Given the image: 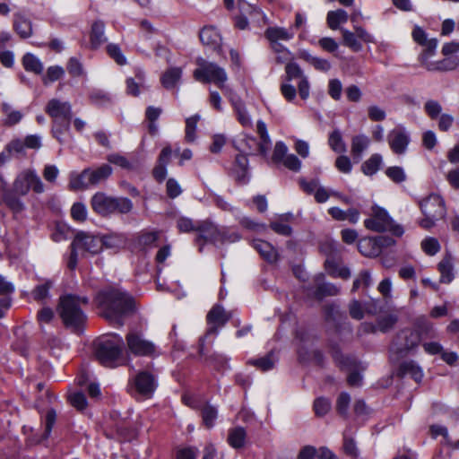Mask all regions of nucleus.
I'll list each match as a JSON object with an SVG mask.
<instances>
[{
    "mask_svg": "<svg viewBox=\"0 0 459 459\" xmlns=\"http://www.w3.org/2000/svg\"><path fill=\"white\" fill-rule=\"evenodd\" d=\"M96 302L100 308L101 316L111 323L122 325V318L134 311V300L126 292L112 289L100 292Z\"/></svg>",
    "mask_w": 459,
    "mask_h": 459,
    "instance_id": "1",
    "label": "nucleus"
},
{
    "mask_svg": "<svg viewBox=\"0 0 459 459\" xmlns=\"http://www.w3.org/2000/svg\"><path fill=\"white\" fill-rule=\"evenodd\" d=\"M411 36L413 40L423 48L422 52L419 56V61L428 71L446 72L456 67V63L451 58H444L438 61L430 60L436 54L437 40L434 38L429 39L427 33L420 27L415 26Z\"/></svg>",
    "mask_w": 459,
    "mask_h": 459,
    "instance_id": "2",
    "label": "nucleus"
},
{
    "mask_svg": "<svg viewBox=\"0 0 459 459\" xmlns=\"http://www.w3.org/2000/svg\"><path fill=\"white\" fill-rule=\"evenodd\" d=\"M411 36L413 40L423 48L422 52L419 56V61L428 71L446 72L456 67V63L451 58H444L438 61L430 60L436 54L437 40L434 38L429 39L427 33L420 27L415 26Z\"/></svg>",
    "mask_w": 459,
    "mask_h": 459,
    "instance_id": "3",
    "label": "nucleus"
},
{
    "mask_svg": "<svg viewBox=\"0 0 459 459\" xmlns=\"http://www.w3.org/2000/svg\"><path fill=\"white\" fill-rule=\"evenodd\" d=\"M87 297H79L74 294L62 296L59 299L57 312L65 326L79 330L86 322L83 306L87 305Z\"/></svg>",
    "mask_w": 459,
    "mask_h": 459,
    "instance_id": "4",
    "label": "nucleus"
},
{
    "mask_svg": "<svg viewBox=\"0 0 459 459\" xmlns=\"http://www.w3.org/2000/svg\"><path fill=\"white\" fill-rule=\"evenodd\" d=\"M124 341L118 334L100 340L95 345L98 360L105 367L116 368L122 363Z\"/></svg>",
    "mask_w": 459,
    "mask_h": 459,
    "instance_id": "5",
    "label": "nucleus"
},
{
    "mask_svg": "<svg viewBox=\"0 0 459 459\" xmlns=\"http://www.w3.org/2000/svg\"><path fill=\"white\" fill-rule=\"evenodd\" d=\"M198 67L194 71V78L204 83L212 82L218 86L225 96L229 95L232 91L225 85L228 75L224 68L217 64L208 62L203 58L196 61Z\"/></svg>",
    "mask_w": 459,
    "mask_h": 459,
    "instance_id": "6",
    "label": "nucleus"
},
{
    "mask_svg": "<svg viewBox=\"0 0 459 459\" xmlns=\"http://www.w3.org/2000/svg\"><path fill=\"white\" fill-rule=\"evenodd\" d=\"M420 209L425 217L420 221V225L425 230L432 228L437 221L443 219L446 215L445 202L436 194L424 198L420 202Z\"/></svg>",
    "mask_w": 459,
    "mask_h": 459,
    "instance_id": "7",
    "label": "nucleus"
},
{
    "mask_svg": "<svg viewBox=\"0 0 459 459\" xmlns=\"http://www.w3.org/2000/svg\"><path fill=\"white\" fill-rule=\"evenodd\" d=\"M364 225L368 230L376 232L390 231L397 237L403 234V227L395 224L387 212L378 206L372 208L371 217L365 220Z\"/></svg>",
    "mask_w": 459,
    "mask_h": 459,
    "instance_id": "8",
    "label": "nucleus"
},
{
    "mask_svg": "<svg viewBox=\"0 0 459 459\" xmlns=\"http://www.w3.org/2000/svg\"><path fill=\"white\" fill-rule=\"evenodd\" d=\"M196 231L198 234L195 242L199 246L200 252L203 250V247L205 243L217 244L219 242L223 243L226 240L233 242L239 238V237L235 236L234 238L230 239V238L227 237L225 232L219 230L215 224L209 221L198 222Z\"/></svg>",
    "mask_w": 459,
    "mask_h": 459,
    "instance_id": "9",
    "label": "nucleus"
},
{
    "mask_svg": "<svg viewBox=\"0 0 459 459\" xmlns=\"http://www.w3.org/2000/svg\"><path fill=\"white\" fill-rule=\"evenodd\" d=\"M420 342V334L411 329L400 331L390 345L391 357L395 359L405 356L411 349Z\"/></svg>",
    "mask_w": 459,
    "mask_h": 459,
    "instance_id": "10",
    "label": "nucleus"
},
{
    "mask_svg": "<svg viewBox=\"0 0 459 459\" xmlns=\"http://www.w3.org/2000/svg\"><path fill=\"white\" fill-rule=\"evenodd\" d=\"M321 250L327 255V258L325 262V267L330 276L344 280L351 276L349 268L345 266L340 267L334 260L335 256L340 252L336 243L332 241L325 242L322 244Z\"/></svg>",
    "mask_w": 459,
    "mask_h": 459,
    "instance_id": "11",
    "label": "nucleus"
},
{
    "mask_svg": "<svg viewBox=\"0 0 459 459\" xmlns=\"http://www.w3.org/2000/svg\"><path fill=\"white\" fill-rule=\"evenodd\" d=\"M298 355L302 362H323V354L319 350L314 349V337L305 332L298 333Z\"/></svg>",
    "mask_w": 459,
    "mask_h": 459,
    "instance_id": "12",
    "label": "nucleus"
},
{
    "mask_svg": "<svg viewBox=\"0 0 459 459\" xmlns=\"http://www.w3.org/2000/svg\"><path fill=\"white\" fill-rule=\"evenodd\" d=\"M30 189L40 194L44 191V186L34 171L27 169L17 176L13 183V191L18 195H25Z\"/></svg>",
    "mask_w": 459,
    "mask_h": 459,
    "instance_id": "13",
    "label": "nucleus"
},
{
    "mask_svg": "<svg viewBox=\"0 0 459 459\" xmlns=\"http://www.w3.org/2000/svg\"><path fill=\"white\" fill-rule=\"evenodd\" d=\"M256 132L260 136V142L257 143L254 137H246L244 143L247 147L242 149V152H248L250 154L260 152L266 154L270 150L272 142L267 132V126L263 120H258L256 123Z\"/></svg>",
    "mask_w": 459,
    "mask_h": 459,
    "instance_id": "14",
    "label": "nucleus"
},
{
    "mask_svg": "<svg viewBox=\"0 0 459 459\" xmlns=\"http://www.w3.org/2000/svg\"><path fill=\"white\" fill-rule=\"evenodd\" d=\"M126 339L129 351L134 355L156 357L160 354L153 342L135 332L128 333Z\"/></svg>",
    "mask_w": 459,
    "mask_h": 459,
    "instance_id": "15",
    "label": "nucleus"
},
{
    "mask_svg": "<svg viewBox=\"0 0 459 459\" xmlns=\"http://www.w3.org/2000/svg\"><path fill=\"white\" fill-rule=\"evenodd\" d=\"M387 142L394 154L403 155L411 143V135L403 126H397L388 133Z\"/></svg>",
    "mask_w": 459,
    "mask_h": 459,
    "instance_id": "16",
    "label": "nucleus"
},
{
    "mask_svg": "<svg viewBox=\"0 0 459 459\" xmlns=\"http://www.w3.org/2000/svg\"><path fill=\"white\" fill-rule=\"evenodd\" d=\"M45 112L53 119L55 124L70 122L72 119V105L69 101L51 99L45 107Z\"/></svg>",
    "mask_w": 459,
    "mask_h": 459,
    "instance_id": "17",
    "label": "nucleus"
},
{
    "mask_svg": "<svg viewBox=\"0 0 459 459\" xmlns=\"http://www.w3.org/2000/svg\"><path fill=\"white\" fill-rule=\"evenodd\" d=\"M71 247L85 251L91 255H96L102 250L103 241L99 237L80 232L75 236L73 243L71 244Z\"/></svg>",
    "mask_w": 459,
    "mask_h": 459,
    "instance_id": "18",
    "label": "nucleus"
},
{
    "mask_svg": "<svg viewBox=\"0 0 459 459\" xmlns=\"http://www.w3.org/2000/svg\"><path fill=\"white\" fill-rule=\"evenodd\" d=\"M231 317V315L225 311L221 305H215L207 314L206 319L208 323V329L205 335L203 337L206 339L209 335H216L218 328L223 326Z\"/></svg>",
    "mask_w": 459,
    "mask_h": 459,
    "instance_id": "19",
    "label": "nucleus"
},
{
    "mask_svg": "<svg viewBox=\"0 0 459 459\" xmlns=\"http://www.w3.org/2000/svg\"><path fill=\"white\" fill-rule=\"evenodd\" d=\"M394 244V240L389 238H367L359 241L358 249L365 256H377L381 252V247H388Z\"/></svg>",
    "mask_w": 459,
    "mask_h": 459,
    "instance_id": "20",
    "label": "nucleus"
},
{
    "mask_svg": "<svg viewBox=\"0 0 459 459\" xmlns=\"http://www.w3.org/2000/svg\"><path fill=\"white\" fill-rule=\"evenodd\" d=\"M134 384L136 392L145 397H150L157 386L155 377L147 371L139 372L134 379Z\"/></svg>",
    "mask_w": 459,
    "mask_h": 459,
    "instance_id": "21",
    "label": "nucleus"
},
{
    "mask_svg": "<svg viewBox=\"0 0 459 459\" xmlns=\"http://www.w3.org/2000/svg\"><path fill=\"white\" fill-rule=\"evenodd\" d=\"M112 199L113 196L98 192L91 197V208L101 216H109L112 214Z\"/></svg>",
    "mask_w": 459,
    "mask_h": 459,
    "instance_id": "22",
    "label": "nucleus"
},
{
    "mask_svg": "<svg viewBox=\"0 0 459 459\" xmlns=\"http://www.w3.org/2000/svg\"><path fill=\"white\" fill-rule=\"evenodd\" d=\"M202 43L214 50H221V36L213 26H204L199 33Z\"/></svg>",
    "mask_w": 459,
    "mask_h": 459,
    "instance_id": "23",
    "label": "nucleus"
},
{
    "mask_svg": "<svg viewBox=\"0 0 459 459\" xmlns=\"http://www.w3.org/2000/svg\"><path fill=\"white\" fill-rule=\"evenodd\" d=\"M227 97L234 108L238 121L245 127L251 126V117L240 98L238 97L233 91L227 95Z\"/></svg>",
    "mask_w": 459,
    "mask_h": 459,
    "instance_id": "24",
    "label": "nucleus"
},
{
    "mask_svg": "<svg viewBox=\"0 0 459 459\" xmlns=\"http://www.w3.org/2000/svg\"><path fill=\"white\" fill-rule=\"evenodd\" d=\"M295 32L292 28L280 26L268 27L264 31V37L268 41H290L294 38Z\"/></svg>",
    "mask_w": 459,
    "mask_h": 459,
    "instance_id": "25",
    "label": "nucleus"
},
{
    "mask_svg": "<svg viewBox=\"0 0 459 459\" xmlns=\"http://www.w3.org/2000/svg\"><path fill=\"white\" fill-rule=\"evenodd\" d=\"M315 285L316 289L313 294L318 299L325 296H334L339 293V289L334 284L325 282V275L322 273L316 275Z\"/></svg>",
    "mask_w": 459,
    "mask_h": 459,
    "instance_id": "26",
    "label": "nucleus"
},
{
    "mask_svg": "<svg viewBox=\"0 0 459 459\" xmlns=\"http://www.w3.org/2000/svg\"><path fill=\"white\" fill-rule=\"evenodd\" d=\"M90 176V169H85L81 173H71L69 182L70 188L73 190H82L93 186Z\"/></svg>",
    "mask_w": 459,
    "mask_h": 459,
    "instance_id": "27",
    "label": "nucleus"
},
{
    "mask_svg": "<svg viewBox=\"0 0 459 459\" xmlns=\"http://www.w3.org/2000/svg\"><path fill=\"white\" fill-rule=\"evenodd\" d=\"M369 138L365 134L355 135L351 139V152L355 162L361 160L362 153L368 148Z\"/></svg>",
    "mask_w": 459,
    "mask_h": 459,
    "instance_id": "28",
    "label": "nucleus"
},
{
    "mask_svg": "<svg viewBox=\"0 0 459 459\" xmlns=\"http://www.w3.org/2000/svg\"><path fill=\"white\" fill-rule=\"evenodd\" d=\"M252 246L267 262L273 263L277 260L278 253L269 242L261 239H255L253 241Z\"/></svg>",
    "mask_w": 459,
    "mask_h": 459,
    "instance_id": "29",
    "label": "nucleus"
},
{
    "mask_svg": "<svg viewBox=\"0 0 459 459\" xmlns=\"http://www.w3.org/2000/svg\"><path fill=\"white\" fill-rule=\"evenodd\" d=\"M228 444L234 449L243 448L247 442V432L242 427L230 429L227 437Z\"/></svg>",
    "mask_w": 459,
    "mask_h": 459,
    "instance_id": "30",
    "label": "nucleus"
},
{
    "mask_svg": "<svg viewBox=\"0 0 459 459\" xmlns=\"http://www.w3.org/2000/svg\"><path fill=\"white\" fill-rule=\"evenodd\" d=\"M90 39L92 48H98L107 41V38L105 36V24L103 22L96 21L93 22L91 25Z\"/></svg>",
    "mask_w": 459,
    "mask_h": 459,
    "instance_id": "31",
    "label": "nucleus"
},
{
    "mask_svg": "<svg viewBox=\"0 0 459 459\" xmlns=\"http://www.w3.org/2000/svg\"><path fill=\"white\" fill-rule=\"evenodd\" d=\"M299 57L313 65L318 71L327 72L331 68V64L328 60L315 56L307 50H301L299 53Z\"/></svg>",
    "mask_w": 459,
    "mask_h": 459,
    "instance_id": "32",
    "label": "nucleus"
},
{
    "mask_svg": "<svg viewBox=\"0 0 459 459\" xmlns=\"http://www.w3.org/2000/svg\"><path fill=\"white\" fill-rule=\"evenodd\" d=\"M204 338H201L199 341V354L204 359L206 363L212 366L216 369L222 368L227 364V359L221 354H212L206 356L204 353Z\"/></svg>",
    "mask_w": 459,
    "mask_h": 459,
    "instance_id": "33",
    "label": "nucleus"
},
{
    "mask_svg": "<svg viewBox=\"0 0 459 459\" xmlns=\"http://www.w3.org/2000/svg\"><path fill=\"white\" fill-rule=\"evenodd\" d=\"M13 28L22 38H29L32 34L31 22L21 13L14 14Z\"/></svg>",
    "mask_w": 459,
    "mask_h": 459,
    "instance_id": "34",
    "label": "nucleus"
},
{
    "mask_svg": "<svg viewBox=\"0 0 459 459\" xmlns=\"http://www.w3.org/2000/svg\"><path fill=\"white\" fill-rule=\"evenodd\" d=\"M182 75V70L178 67H171L164 72L160 78V82L163 87L166 89H172L175 87L177 82L180 80Z\"/></svg>",
    "mask_w": 459,
    "mask_h": 459,
    "instance_id": "35",
    "label": "nucleus"
},
{
    "mask_svg": "<svg viewBox=\"0 0 459 459\" xmlns=\"http://www.w3.org/2000/svg\"><path fill=\"white\" fill-rule=\"evenodd\" d=\"M103 241V247L117 251L126 245V238L123 234L112 233L100 238Z\"/></svg>",
    "mask_w": 459,
    "mask_h": 459,
    "instance_id": "36",
    "label": "nucleus"
},
{
    "mask_svg": "<svg viewBox=\"0 0 459 459\" xmlns=\"http://www.w3.org/2000/svg\"><path fill=\"white\" fill-rule=\"evenodd\" d=\"M440 273V281L442 283H450L454 280L453 264L451 257H444L437 265Z\"/></svg>",
    "mask_w": 459,
    "mask_h": 459,
    "instance_id": "37",
    "label": "nucleus"
},
{
    "mask_svg": "<svg viewBox=\"0 0 459 459\" xmlns=\"http://www.w3.org/2000/svg\"><path fill=\"white\" fill-rule=\"evenodd\" d=\"M134 204L127 197H116L112 199V214H127L132 212Z\"/></svg>",
    "mask_w": 459,
    "mask_h": 459,
    "instance_id": "38",
    "label": "nucleus"
},
{
    "mask_svg": "<svg viewBox=\"0 0 459 459\" xmlns=\"http://www.w3.org/2000/svg\"><path fill=\"white\" fill-rule=\"evenodd\" d=\"M326 20L330 29L337 30L340 24L345 23L348 21V13L342 9L330 11L327 13Z\"/></svg>",
    "mask_w": 459,
    "mask_h": 459,
    "instance_id": "39",
    "label": "nucleus"
},
{
    "mask_svg": "<svg viewBox=\"0 0 459 459\" xmlns=\"http://www.w3.org/2000/svg\"><path fill=\"white\" fill-rule=\"evenodd\" d=\"M160 232L157 230L142 232L137 238V245L143 248H150L156 245Z\"/></svg>",
    "mask_w": 459,
    "mask_h": 459,
    "instance_id": "40",
    "label": "nucleus"
},
{
    "mask_svg": "<svg viewBox=\"0 0 459 459\" xmlns=\"http://www.w3.org/2000/svg\"><path fill=\"white\" fill-rule=\"evenodd\" d=\"M383 159L382 156L378 153H375L370 156L369 159H368L361 166L362 172L367 176H372L376 174L381 164H382Z\"/></svg>",
    "mask_w": 459,
    "mask_h": 459,
    "instance_id": "41",
    "label": "nucleus"
},
{
    "mask_svg": "<svg viewBox=\"0 0 459 459\" xmlns=\"http://www.w3.org/2000/svg\"><path fill=\"white\" fill-rule=\"evenodd\" d=\"M22 65L28 72L40 74L43 72V65L40 60L34 55L27 53L22 57Z\"/></svg>",
    "mask_w": 459,
    "mask_h": 459,
    "instance_id": "42",
    "label": "nucleus"
},
{
    "mask_svg": "<svg viewBox=\"0 0 459 459\" xmlns=\"http://www.w3.org/2000/svg\"><path fill=\"white\" fill-rule=\"evenodd\" d=\"M400 370L404 376H411L416 382H420L423 377L422 369L414 361H405L401 367Z\"/></svg>",
    "mask_w": 459,
    "mask_h": 459,
    "instance_id": "43",
    "label": "nucleus"
},
{
    "mask_svg": "<svg viewBox=\"0 0 459 459\" xmlns=\"http://www.w3.org/2000/svg\"><path fill=\"white\" fill-rule=\"evenodd\" d=\"M330 148L337 153H343L346 152V144L342 139L341 132L338 129L333 130L328 138Z\"/></svg>",
    "mask_w": 459,
    "mask_h": 459,
    "instance_id": "44",
    "label": "nucleus"
},
{
    "mask_svg": "<svg viewBox=\"0 0 459 459\" xmlns=\"http://www.w3.org/2000/svg\"><path fill=\"white\" fill-rule=\"evenodd\" d=\"M90 174L93 186L107 179L112 174V168L108 164H103L96 169H90Z\"/></svg>",
    "mask_w": 459,
    "mask_h": 459,
    "instance_id": "45",
    "label": "nucleus"
},
{
    "mask_svg": "<svg viewBox=\"0 0 459 459\" xmlns=\"http://www.w3.org/2000/svg\"><path fill=\"white\" fill-rule=\"evenodd\" d=\"M2 111L6 116V118L4 121L5 126H13L18 124L22 118V114L18 110H13L12 107L8 103L2 104Z\"/></svg>",
    "mask_w": 459,
    "mask_h": 459,
    "instance_id": "46",
    "label": "nucleus"
},
{
    "mask_svg": "<svg viewBox=\"0 0 459 459\" xmlns=\"http://www.w3.org/2000/svg\"><path fill=\"white\" fill-rule=\"evenodd\" d=\"M248 167V160L247 155L240 153L236 156L235 160V172L237 174V178L238 180H245L246 175L247 173Z\"/></svg>",
    "mask_w": 459,
    "mask_h": 459,
    "instance_id": "47",
    "label": "nucleus"
},
{
    "mask_svg": "<svg viewBox=\"0 0 459 459\" xmlns=\"http://www.w3.org/2000/svg\"><path fill=\"white\" fill-rule=\"evenodd\" d=\"M56 412L54 409H48L45 414H41V420L45 426L43 439H47L50 436L52 428L56 423Z\"/></svg>",
    "mask_w": 459,
    "mask_h": 459,
    "instance_id": "48",
    "label": "nucleus"
},
{
    "mask_svg": "<svg viewBox=\"0 0 459 459\" xmlns=\"http://www.w3.org/2000/svg\"><path fill=\"white\" fill-rule=\"evenodd\" d=\"M343 44L350 48L351 50L358 52L362 48L360 42L358 40L357 36L351 31L342 28Z\"/></svg>",
    "mask_w": 459,
    "mask_h": 459,
    "instance_id": "49",
    "label": "nucleus"
},
{
    "mask_svg": "<svg viewBox=\"0 0 459 459\" xmlns=\"http://www.w3.org/2000/svg\"><path fill=\"white\" fill-rule=\"evenodd\" d=\"M217 416H218V411L217 409L212 406V405H210V404H206L205 406H204V408L202 409V418H203V421L204 423V425L207 427V428H212L213 427L214 423H215V420L217 419Z\"/></svg>",
    "mask_w": 459,
    "mask_h": 459,
    "instance_id": "50",
    "label": "nucleus"
},
{
    "mask_svg": "<svg viewBox=\"0 0 459 459\" xmlns=\"http://www.w3.org/2000/svg\"><path fill=\"white\" fill-rule=\"evenodd\" d=\"M424 112L432 120L437 119L442 112L441 104L435 100H428L424 103Z\"/></svg>",
    "mask_w": 459,
    "mask_h": 459,
    "instance_id": "51",
    "label": "nucleus"
},
{
    "mask_svg": "<svg viewBox=\"0 0 459 459\" xmlns=\"http://www.w3.org/2000/svg\"><path fill=\"white\" fill-rule=\"evenodd\" d=\"M269 45L270 48L273 50L274 54H282L281 57H275L277 63L283 64L290 59V51L286 47H284L281 42L269 41Z\"/></svg>",
    "mask_w": 459,
    "mask_h": 459,
    "instance_id": "52",
    "label": "nucleus"
},
{
    "mask_svg": "<svg viewBox=\"0 0 459 459\" xmlns=\"http://www.w3.org/2000/svg\"><path fill=\"white\" fill-rule=\"evenodd\" d=\"M331 401L325 397H318L315 400L313 408L316 416L323 417L331 410Z\"/></svg>",
    "mask_w": 459,
    "mask_h": 459,
    "instance_id": "53",
    "label": "nucleus"
},
{
    "mask_svg": "<svg viewBox=\"0 0 459 459\" xmlns=\"http://www.w3.org/2000/svg\"><path fill=\"white\" fill-rule=\"evenodd\" d=\"M421 248L428 255H435L440 250L438 240L432 237H428L421 241Z\"/></svg>",
    "mask_w": 459,
    "mask_h": 459,
    "instance_id": "54",
    "label": "nucleus"
},
{
    "mask_svg": "<svg viewBox=\"0 0 459 459\" xmlns=\"http://www.w3.org/2000/svg\"><path fill=\"white\" fill-rule=\"evenodd\" d=\"M53 282L50 280L46 281L44 283L37 285L32 290V297L37 301H42L48 297L49 289L52 287Z\"/></svg>",
    "mask_w": 459,
    "mask_h": 459,
    "instance_id": "55",
    "label": "nucleus"
},
{
    "mask_svg": "<svg viewBox=\"0 0 459 459\" xmlns=\"http://www.w3.org/2000/svg\"><path fill=\"white\" fill-rule=\"evenodd\" d=\"M342 448H343L345 455H347L351 458H352V459L358 458L359 453V449L357 447V444L354 441V439L348 437L346 435V433L343 434Z\"/></svg>",
    "mask_w": 459,
    "mask_h": 459,
    "instance_id": "56",
    "label": "nucleus"
},
{
    "mask_svg": "<svg viewBox=\"0 0 459 459\" xmlns=\"http://www.w3.org/2000/svg\"><path fill=\"white\" fill-rule=\"evenodd\" d=\"M200 117L198 115H195L186 120V140L188 143H192L195 140L196 125Z\"/></svg>",
    "mask_w": 459,
    "mask_h": 459,
    "instance_id": "57",
    "label": "nucleus"
},
{
    "mask_svg": "<svg viewBox=\"0 0 459 459\" xmlns=\"http://www.w3.org/2000/svg\"><path fill=\"white\" fill-rule=\"evenodd\" d=\"M351 403V396L348 393L342 392L337 398L336 410L343 417L348 416V410Z\"/></svg>",
    "mask_w": 459,
    "mask_h": 459,
    "instance_id": "58",
    "label": "nucleus"
},
{
    "mask_svg": "<svg viewBox=\"0 0 459 459\" xmlns=\"http://www.w3.org/2000/svg\"><path fill=\"white\" fill-rule=\"evenodd\" d=\"M398 318L395 315H387L377 319V330L386 333L396 324Z\"/></svg>",
    "mask_w": 459,
    "mask_h": 459,
    "instance_id": "59",
    "label": "nucleus"
},
{
    "mask_svg": "<svg viewBox=\"0 0 459 459\" xmlns=\"http://www.w3.org/2000/svg\"><path fill=\"white\" fill-rule=\"evenodd\" d=\"M65 74V70L63 67L58 65L49 66L47 70L46 75L43 77L44 84H48L49 82H54L60 79Z\"/></svg>",
    "mask_w": 459,
    "mask_h": 459,
    "instance_id": "60",
    "label": "nucleus"
},
{
    "mask_svg": "<svg viewBox=\"0 0 459 459\" xmlns=\"http://www.w3.org/2000/svg\"><path fill=\"white\" fill-rule=\"evenodd\" d=\"M285 72L287 82H290L295 79L300 80L302 77H305L303 71L296 63H288L285 67Z\"/></svg>",
    "mask_w": 459,
    "mask_h": 459,
    "instance_id": "61",
    "label": "nucleus"
},
{
    "mask_svg": "<svg viewBox=\"0 0 459 459\" xmlns=\"http://www.w3.org/2000/svg\"><path fill=\"white\" fill-rule=\"evenodd\" d=\"M385 174L394 183H402L406 179L405 172L402 167H389L385 170Z\"/></svg>",
    "mask_w": 459,
    "mask_h": 459,
    "instance_id": "62",
    "label": "nucleus"
},
{
    "mask_svg": "<svg viewBox=\"0 0 459 459\" xmlns=\"http://www.w3.org/2000/svg\"><path fill=\"white\" fill-rule=\"evenodd\" d=\"M249 364L256 367L257 368L261 369L262 371H268L272 369L274 366V361L272 359L271 355H266L263 358L256 359H251L248 361Z\"/></svg>",
    "mask_w": 459,
    "mask_h": 459,
    "instance_id": "63",
    "label": "nucleus"
},
{
    "mask_svg": "<svg viewBox=\"0 0 459 459\" xmlns=\"http://www.w3.org/2000/svg\"><path fill=\"white\" fill-rule=\"evenodd\" d=\"M68 73L74 76H83L85 74L82 63L75 57H71L66 65Z\"/></svg>",
    "mask_w": 459,
    "mask_h": 459,
    "instance_id": "64",
    "label": "nucleus"
}]
</instances>
